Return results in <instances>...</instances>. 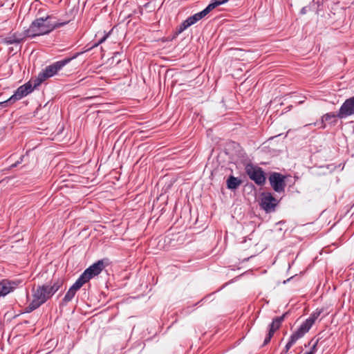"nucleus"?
<instances>
[{
    "mask_svg": "<svg viewBox=\"0 0 354 354\" xmlns=\"http://www.w3.org/2000/svg\"><path fill=\"white\" fill-rule=\"evenodd\" d=\"M67 21L60 22L55 20L53 15L37 17L29 28L23 32L24 37L34 38L49 34L55 29L67 24Z\"/></svg>",
    "mask_w": 354,
    "mask_h": 354,
    "instance_id": "1",
    "label": "nucleus"
},
{
    "mask_svg": "<svg viewBox=\"0 0 354 354\" xmlns=\"http://www.w3.org/2000/svg\"><path fill=\"white\" fill-rule=\"evenodd\" d=\"M48 285H39L32 290V300L27 307V312H32L46 303L52 297Z\"/></svg>",
    "mask_w": 354,
    "mask_h": 354,
    "instance_id": "2",
    "label": "nucleus"
},
{
    "mask_svg": "<svg viewBox=\"0 0 354 354\" xmlns=\"http://www.w3.org/2000/svg\"><path fill=\"white\" fill-rule=\"evenodd\" d=\"M82 53H76L72 57L65 58L62 60L57 61L52 64L46 66L41 73H39L37 81L39 84L46 79L53 77L64 66L68 64L71 60L77 57Z\"/></svg>",
    "mask_w": 354,
    "mask_h": 354,
    "instance_id": "3",
    "label": "nucleus"
},
{
    "mask_svg": "<svg viewBox=\"0 0 354 354\" xmlns=\"http://www.w3.org/2000/svg\"><path fill=\"white\" fill-rule=\"evenodd\" d=\"M245 171L248 177L257 185L262 186L266 183V178L263 169L252 163H248Z\"/></svg>",
    "mask_w": 354,
    "mask_h": 354,
    "instance_id": "4",
    "label": "nucleus"
},
{
    "mask_svg": "<svg viewBox=\"0 0 354 354\" xmlns=\"http://www.w3.org/2000/svg\"><path fill=\"white\" fill-rule=\"evenodd\" d=\"M268 180L274 192L281 193L285 191L286 183L284 175L279 172H272L270 174Z\"/></svg>",
    "mask_w": 354,
    "mask_h": 354,
    "instance_id": "5",
    "label": "nucleus"
},
{
    "mask_svg": "<svg viewBox=\"0 0 354 354\" xmlns=\"http://www.w3.org/2000/svg\"><path fill=\"white\" fill-rule=\"evenodd\" d=\"M278 203L279 201L271 193L265 192L261 194L260 207L266 213L274 212Z\"/></svg>",
    "mask_w": 354,
    "mask_h": 354,
    "instance_id": "6",
    "label": "nucleus"
},
{
    "mask_svg": "<svg viewBox=\"0 0 354 354\" xmlns=\"http://www.w3.org/2000/svg\"><path fill=\"white\" fill-rule=\"evenodd\" d=\"M38 85L37 83L34 86L29 82L21 86H20L14 93V94L9 98L10 103H15L17 100H21L24 97L28 95L29 93L33 91L34 88Z\"/></svg>",
    "mask_w": 354,
    "mask_h": 354,
    "instance_id": "7",
    "label": "nucleus"
},
{
    "mask_svg": "<svg viewBox=\"0 0 354 354\" xmlns=\"http://www.w3.org/2000/svg\"><path fill=\"white\" fill-rule=\"evenodd\" d=\"M354 115V95L346 99L338 111L339 118L343 119Z\"/></svg>",
    "mask_w": 354,
    "mask_h": 354,
    "instance_id": "8",
    "label": "nucleus"
},
{
    "mask_svg": "<svg viewBox=\"0 0 354 354\" xmlns=\"http://www.w3.org/2000/svg\"><path fill=\"white\" fill-rule=\"evenodd\" d=\"M105 268V263L104 260H99L95 262L88 268H86L83 274L89 281L91 279L93 278L95 276H97L102 270Z\"/></svg>",
    "mask_w": 354,
    "mask_h": 354,
    "instance_id": "9",
    "label": "nucleus"
},
{
    "mask_svg": "<svg viewBox=\"0 0 354 354\" xmlns=\"http://www.w3.org/2000/svg\"><path fill=\"white\" fill-rule=\"evenodd\" d=\"M321 314V311H315L310 315V316L304 322L301 326L297 328V330L304 335L307 333L310 328L314 324L315 320L319 317Z\"/></svg>",
    "mask_w": 354,
    "mask_h": 354,
    "instance_id": "10",
    "label": "nucleus"
},
{
    "mask_svg": "<svg viewBox=\"0 0 354 354\" xmlns=\"http://www.w3.org/2000/svg\"><path fill=\"white\" fill-rule=\"evenodd\" d=\"M337 118H339L338 113L335 114V113H328L324 114L322 117V128L325 129L326 128V122H328V124H335L337 122Z\"/></svg>",
    "mask_w": 354,
    "mask_h": 354,
    "instance_id": "11",
    "label": "nucleus"
},
{
    "mask_svg": "<svg viewBox=\"0 0 354 354\" xmlns=\"http://www.w3.org/2000/svg\"><path fill=\"white\" fill-rule=\"evenodd\" d=\"M304 335L300 333L297 330L294 332L290 339H289V341L288 342V343L286 344L283 351V353H287L288 352V351L290 349V348L293 346V344L300 338H301Z\"/></svg>",
    "mask_w": 354,
    "mask_h": 354,
    "instance_id": "12",
    "label": "nucleus"
},
{
    "mask_svg": "<svg viewBox=\"0 0 354 354\" xmlns=\"http://www.w3.org/2000/svg\"><path fill=\"white\" fill-rule=\"evenodd\" d=\"M210 12L207 8V7L203 10L202 11L194 14V15L188 17L187 20L188 21L190 26L194 24H196L199 20L202 19L203 17H205L208 13Z\"/></svg>",
    "mask_w": 354,
    "mask_h": 354,
    "instance_id": "13",
    "label": "nucleus"
},
{
    "mask_svg": "<svg viewBox=\"0 0 354 354\" xmlns=\"http://www.w3.org/2000/svg\"><path fill=\"white\" fill-rule=\"evenodd\" d=\"M242 183V180L234 176H230L226 180L227 187L233 190L237 189Z\"/></svg>",
    "mask_w": 354,
    "mask_h": 354,
    "instance_id": "14",
    "label": "nucleus"
},
{
    "mask_svg": "<svg viewBox=\"0 0 354 354\" xmlns=\"http://www.w3.org/2000/svg\"><path fill=\"white\" fill-rule=\"evenodd\" d=\"M51 283V285H48V288L52 295H53L63 286L64 279L62 278L53 279Z\"/></svg>",
    "mask_w": 354,
    "mask_h": 354,
    "instance_id": "15",
    "label": "nucleus"
},
{
    "mask_svg": "<svg viewBox=\"0 0 354 354\" xmlns=\"http://www.w3.org/2000/svg\"><path fill=\"white\" fill-rule=\"evenodd\" d=\"M286 313L280 317H276L272 319V323L269 325V331L273 330V333L278 330L281 325L282 322L284 320V318L286 317Z\"/></svg>",
    "mask_w": 354,
    "mask_h": 354,
    "instance_id": "16",
    "label": "nucleus"
},
{
    "mask_svg": "<svg viewBox=\"0 0 354 354\" xmlns=\"http://www.w3.org/2000/svg\"><path fill=\"white\" fill-rule=\"evenodd\" d=\"M23 37H19L17 33H14L4 39V43L6 44H19L20 43L25 37H24V35L22 34Z\"/></svg>",
    "mask_w": 354,
    "mask_h": 354,
    "instance_id": "17",
    "label": "nucleus"
},
{
    "mask_svg": "<svg viewBox=\"0 0 354 354\" xmlns=\"http://www.w3.org/2000/svg\"><path fill=\"white\" fill-rule=\"evenodd\" d=\"M11 292V288L9 286L8 279H3L0 281V297L5 296Z\"/></svg>",
    "mask_w": 354,
    "mask_h": 354,
    "instance_id": "18",
    "label": "nucleus"
},
{
    "mask_svg": "<svg viewBox=\"0 0 354 354\" xmlns=\"http://www.w3.org/2000/svg\"><path fill=\"white\" fill-rule=\"evenodd\" d=\"M322 338L318 337L315 339V337L313 338L308 343V346L311 345V348L309 352H312V354H314L317 352V346L318 345H322L325 340H321Z\"/></svg>",
    "mask_w": 354,
    "mask_h": 354,
    "instance_id": "19",
    "label": "nucleus"
},
{
    "mask_svg": "<svg viewBox=\"0 0 354 354\" xmlns=\"http://www.w3.org/2000/svg\"><path fill=\"white\" fill-rule=\"evenodd\" d=\"M89 281L88 279L84 276V274L82 273L80 277L76 280V281L72 285V287L73 288H75L76 290H79L84 284Z\"/></svg>",
    "mask_w": 354,
    "mask_h": 354,
    "instance_id": "20",
    "label": "nucleus"
},
{
    "mask_svg": "<svg viewBox=\"0 0 354 354\" xmlns=\"http://www.w3.org/2000/svg\"><path fill=\"white\" fill-rule=\"evenodd\" d=\"M77 291L78 290L71 286L63 298V302L67 304L68 302L71 301L75 297Z\"/></svg>",
    "mask_w": 354,
    "mask_h": 354,
    "instance_id": "21",
    "label": "nucleus"
},
{
    "mask_svg": "<svg viewBox=\"0 0 354 354\" xmlns=\"http://www.w3.org/2000/svg\"><path fill=\"white\" fill-rule=\"evenodd\" d=\"M229 0H213L212 2H211L207 6V8L209 10V12H211L213 9L216 8L217 6L222 5L226 2H227Z\"/></svg>",
    "mask_w": 354,
    "mask_h": 354,
    "instance_id": "22",
    "label": "nucleus"
},
{
    "mask_svg": "<svg viewBox=\"0 0 354 354\" xmlns=\"http://www.w3.org/2000/svg\"><path fill=\"white\" fill-rule=\"evenodd\" d=\"M190 26L188 21L187 19H185V21H183L177 28L176 29V35H179L180 33H182L185 29H187V28H189Z\"/></svg>",
    "mask_w": 354,
    "mask_h": 354,
    "instance_id": "23",
    "label": "nucleus"
},
{
    "mask_svg": "<svg viewBox=\"0 0 354 354\" xmlns=\"http://www.w3.org/2000/svg\"><path fill=\"white\" fill-rule=\"evenodd\" d=\"M190 26L188 21L187 19H185V21H183L177 28L176 29V35H179L180 33H182L185 29H187V28H189Z\"/></svg>",
    "mask_w": 354,
    "mask_h": 354,
    "instance_id": "24",
    "label": "nucleus"
},
{
    "mask_svg": "<svg viewBox=\"0 0 354 354\" xmlns=\"http://www.w3.org/2000/svg\"><path fill=\"white\" fill-rule=\"evenodd\" d=\"M21 281L20 280H8L9 286L11 288V291L15 289Z\"/></svg>",
    "mask_w": 354,
    "mask_h": 354,
    "instance_id": "25",
    "label": "nucleus"
},
{
    "mask_svg": "<svg viewBox=\"0 0 354 354\" xmlns=\"http://www.w3.org/2000/svg\"><path fill=\"white\" fill-rule=\"evenodd\" d=\"M111 30L109 31L108 33H106L97 43L94 44L91 48L97 47L98 45L103 43L109 37V36L111 34Z\"/></svg>",
    "mask_w": 354,
    "mask_h": 354,
    "instance_id": "26",
    "label": "nucleus"
},
{
    "mask_svg": "<svg viewBox=\"0 0 354 354\" xmlns=\"http://www.w3.org/2000/svg\"><path fill=\"white\" fill-rule=\"evenodd\" d=\"M274 335L273 330L268 331V333L267 334V336L266 337L264 342H263V346L268 344L270 342L272 336Z\"/></svg>",
    "mask_w": 354,
    "mask_h": 354,
    "instance_id": "27",
    "label": "nucleus"
},
{
    "mask_svg": "<svg viewBox=\"0 0 354 354\" xmlns=\"http://www.w3.org/2000/svg\"><path fill=\"white\" fill-rule=\"evenodd\" d=\"M12 103H10L9 101V98L3 102H0V107H6L10 104H12Z\"/></svg>",
    "mask_w": 354,
    "mask_h": 354,
    "instance_id": "28",
    "label": "nucleus"
},
{
    "mask_svg": "<svg viewBox=\"0 0 354 354\" xmlns=\"http://www.w3.org/2000/svg\"><path fill=\"white\" fill-rule=\"evenodd\" d=\"M310 10L309 7L308 6H305L304 8H302V9L301 10V14L302 15H305L307 13V12Z\"/></svg>",
    "mask_w": 354,
    "mask_h": 354,
    "instance_id": "29",
    "label": "nucleus"
},
{
    "mask_svg": "<svg viewBox=\"0 0 354 354\" xmlns=\"http://www.w3.org/2000/svg\"><path fill=\"white\" fill-rule=\"evenodd\" d=\"M304 354H312V352L308 351V352L305 353Z\"/></svg>",
    "mask_w": 354,
    "mask_h": 354,
    "instance_id": "30",
    "label": "nucleus"
},
{
    "mask_svg": "<svg viewBox=\"0 0 354 354\" xmlns=\"http://www.w3.org/2000/svg\"><path fill=\"white\" fill-rule=\"evenodd\" d=\"M304 354H312V352L308 351V352L305 353Z\"/></svg>",
    "mask_w": 354,
    "mask_h": 354,
    "instance_id": "31",
    "label": "nucleus"
}]
</instances>
